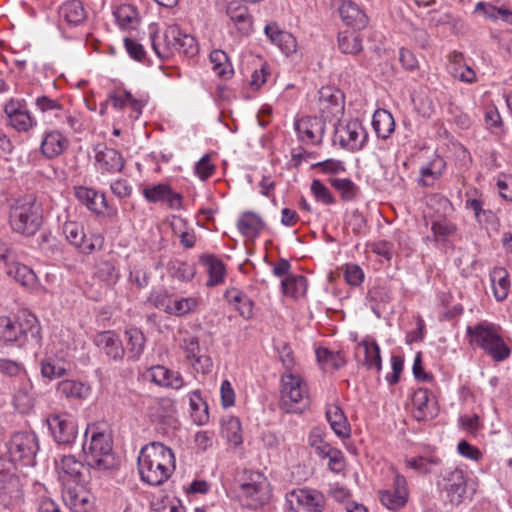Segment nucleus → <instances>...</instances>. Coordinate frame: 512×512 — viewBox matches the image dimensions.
Returning <instances> with one entry per match:
<instances>
[{
    "mask_svg": "<svg viewBox=\"0 0 512 512\" xmlns=\"http://www.w3.org/2000/svg\"><path fill=\"white\" fill-rule=\"evenodd\" d=\"M173 451L160 442L145 445L138 457V470L142 481L158 486L167 481L175 470Z\"/></svg>",
    "mask_w": 512,
    "mask_h": 512,
    "instance_id": "f257e3e1",
    "label": "nucleus"
},
{
    "mask_svg": "<svg viewBox=\"0 0 512 512\" xmlns=\"http://www.w3.org/2000/svg\"><path fill=\"white\" fill-rule=\"evenodd\" d=\"M8 218L14 232L33 236L43 223V209L34 195H25L10 204Z\"/></svg>",
    "mask_w": 512,
    "mask_h": 512,
    "instance_id": "f03ea898",
    "label": "nucleus"
},
{
    "mask_svg": "<svg viewBox=\"0 0 512 512\" xmlns=\"http://www.w3.org/2000/svg\"><path fill=\"white\" fill-rule=\"evenodd\" d=\"M236 482L239 486L238 497L243 506L257 509L269 501V483L262 473L244 469L237 473Z\"/></svg>",
    "mask_w": 512,
    "mask_h": 512,
    "instance_id": "7ed1b4c3",
    "label": "nucleus"
},
{
    "mask_svg": "<svg viewBox=\"0 0 512 512\" xmlns=\"http://www.w3.org/2000/svg\"><path fill=\"white\" fill-rule=\"evenodd\" d=\"M500 328L489 322H481L467 327L471 344H476L495 361H503L510 355V349L499 334Z\"/></svg>",
    "mask_w": 512,
    "mask_h": 512,
    "instance_id": "20e7f679",
    "label": "nucleus"
},
{
    "mask_svg": "<svg viewBox=\"0 0 512 512\" xmlns=\"http://www.w3.org/2000/svg\"><path fill=\"white\" fill-rule=\"evenodd\" d=\"M88 467L95 470H109L116 466L112 452V440L103 432H92L89 443L82 446Z\"/></svg>",
    "mask_w": 512,
    "mask_h": 512,
    "instance_id": "39448f33",
    "label": "nucleus"
},
{
    "mask_svg": "<svg viewBox=\"0 0 512 512\" xmlns=\"http://www.w3.org/2000/svg\"><path fill=\"white\" fill-rule=\"evenodd\" d=\"M281 383L280 408L286 413H302L310 404L306 383L291 373L284 374Z\"/></svg>",
    "mask_w": 512,
    "mask_h": 512,
    "instance_id": "423d86ee",
    "label": "nucleus"
},
{
    "mask_svg": "<svg viewBox=\"0 0 512 512\" xmlns=\"http://www.w3.org/2000/svg\"><path fill=\"white\" fill-rule=\"evenodd\" d=\"M10 462L21 466H33L39 450L38 438L29 431L15 432L5 444Z\"/></svg>",
    "mask_w": 512,
    "mask_h": 512,
    "instance_id": "0eeeda50",
    "label": "nucleus"
},
{
    "mask_svg": "<svg viewBox=\"0 0 512 512\" xmlns=\"http://www.w3.org/2000/svg\"><path fill=\"white\" fill-rule=\"evenodd\" d=\"M39 330L36 316L26 311L21 312L17 320L0 317V341L5 344L18 342L29 333L37 337Z\"/></svg>",
    "mask_w": 512,
    "mask_h": 512,
    "instance_id": "6e6552de",
    "label": "nucleus"
},
{
    "mask_svg": "<svg viewBox=\"0 0 512 512\" xmlns=\"http://www.w3.org/2000/svg\"><path fill=\"white\" fill-rule=\"evenodd\" d=\"M157 32V25L152 24L150 26V39L156 55L162 59L174 55L185 33L177 25L168 26L161 37L157 36Z\"/></svg>",
    "mask_w": 512,
    "mask_h": 512,
    "instance_id": "1a4fd4ad",
    "label": "nucleus"
},
{
    "mask_svg": "<svg viewBox=\"0 0 512 512\" xmlns=\"http://www.w3.org/2000/svg\"><path fill=\"white\" fill-rule=\"evenodd\" d=\"M366 132L361 123L352 120L347 123H338L335 125L333 143H338L341 147L349 150H359L362 148Z\"/></svg>",
    "mask_w": 512,
    "mask_h": 512,
    "instance_id": "9d476101",
    "label": "nucleus"
},
{
    "mask_svg": "<svg viewBox=\"0 0 512 512\" xmlns=\"http://www.w3.org/2000/svg\"><path fill=\"white\" fill-rule=\"evenodd\" d=\"M440 484L447 493L451 503L460 504L463 502L467 490V480L461 469H446L442 474V482Z\"/></svg>",
    "mask_w": 512,
    "mask_h": 512,
    "instance_id": "9b49d317",
    "label": "nucleus"
},
{
    "mask_svg": "<svg viewBox=\"0 0 512 512\" xmlns=\"http://www.w3.org/2000/svg\"><path fill=\"white\" fill-rule=\"evenodd\" d=\"M287 501L292 510L294 505H297L306 512H322L326 505L325 496L312 489L293 490L288 495Z\"/></svg>",
    "mask_w": 512,
    "mask_h": 512,
    "instance_id": "f8f14e48",
    "label": "nucleus"
},
{
    "mask_svg": "<svg viewBox=\"0 0 512 512\" xmlns=\"http://www.w3.org/2000/svg\"><path fill=\"white\" fill-rule=\"evenodd\" d=\"M66 506L74 512H89L94 506V496L85 489L84 483H77L72 487H66L62 494Z\"/></svg>",
    "mask_w": 512,
    "mask_h": 512,
    "instance_id": "ddd939ff",
    "label": "nucleus"
},
{
    "mask_svg": "<svg viewBox=\"0 0 512 512\" xmlns=\"http://www.w3.org/2000/svg\"><path fill=\"white\" fill-rule=\"evenodd\" d=\"M50 431L59 444H70L77 435V425L67 414L52 415L47 419Z\"/></svg>",
    "mask_w": 512,
    "mask_h": 512,
    "instance_id": "4468645a",
    "label": "nucleus"
},
{
    "mask_svg": "<svg viewBox=\"0 0 512 512\" xmlns=\"http://www.w3.org/2000/svg\"><path fill=\"white\" fill-rule=\"evenodd\" d=\"M95 161L98 169L107 173L121 172L125 165L122 155L114 148L97 144L94 148Z\"/></svg>",
    "mask_w": 512,
    "mask_h": 512,
    "instance_id": "2eb2a0df",
    "label": "nucleus"
},
{
    "mask_svg": "<svg viewBox=\"0 0 512 512\" xmlns=\"http://www.w3.org/2000/svg\"><path fill=\"white\" fill-rule=\"evenodd\" d=\"M59 477L62 480H72L77 483H86L87 477L85 472L89 471L87 464H83L72 455H65L60 459V462L56 463Z\"/></svg>",
    "mask_w": 512,
    "mask_h": 512,
    "instance_id": "dca6fc26",
    "label": "nucleus"
},
{
    "mask_svg": "<svg viewBox=\"0 0 512 512\" xmlns=\"http://www.w3.org/2000/svg\"><path fill=\"white\" fill-rule=\"evenodd\" d=\"M10 124L18 131H28L33 126V120L26 104L21 100H10L4 108Z\"/></svg>",
    "mask_w": 512,
    "mask_h": 512,
    "instance_id": "f3484780",
    "label": "nucleus"
},
{
    "mask_svg": "<svg viewBox=\"0 0 512 512\" xmlns=\"http://www.w3.org/2000/svg\"><path fill=\"white\" fill-rule=\"evenodd\" d=\"M94 342L106 356L115 361L122 360L125 349L119 336L114 331H102L96 334Z\"/></svg>",
    "mask_w": 512,
    "mask_h": 512,
    "instance_id": "a211bd4d",
    "label": "nucleus"
},
{
    "mask_svg": "<svg viewBox=\"0 0 512 512\" xmlns=\"http://www.w3.org/2000/svg\"><path fill=\"white\" fill-rule=\"evenodd\" d=\"M143 193L145 198L150 202H165L170 208H181L182 195L174 192L167 184H157L147 187L144 189Z\"/></svg>",
    "mask_w": 512,
    "mask_h": 512,
    "instance_id": "6ab92c4d",
    "label": "nucleus"
},
{
    "mask_svg": "<svg viewBox=\"0 0 512 512\" xmlns=\"http://www.w3.org/2000/svg\"><path fill=\"white\" fill-rule=\"evenodd\" d=\"M355 358L368 370L380 371L381 369L380 348L374 341L363 340L360 342L355 350Z\"/></svg>",
    "mask_w": 512,
    "mask_h": 512,
    "instance_id": "aec40b11",
    "label": "nucleus"
},
{
    "mask_svg": "<svg viewBox=\"0 0 512 512\" xmlns=\"http://www.w3.org/2000/svg\"><path fill=\"white\" fill-rule=\"evenodd\" d=\"M339 12L346 25L355 30L364 29L368 25L367 15L352 1H344Z\"/></svg>",
    "mask_w": 512,
    "mask_h": 512,
    "instance_id": "412c9836",
    "label": "nucleus"
},
{
    "mask_svg": "<svg viewBox=\"0 0 512 512\" xmlns=\"http://www.w3.org/2000/svg\"><path fill=\"white\" fill-rule=\"evenodd\" d=\"M295 130L302 141L315 143L316 134L324 133V123L317 117H306L295 122Z\"/></svg>",
    "mask_w": 512,
    "mask_h": 512,
    "instance_id": "4be33fe9",
    "label": "nucleus"
},
{
    "mask_svg": "<svg viewBox=\"0 0 512 512\" xmlns=\"http://www.w3.org/2000/svg\"><path fill=\"white\" fill-rule=\"evenodd\" d=\"M227 15L236 25L239 32L248 34L252 29V19L245 5L238 1L228 3L226 9Z\"/></svg>",
    "mask_w": 512,
    "mask_h": 512,
    "instance_id": "5701e85b",
    "label": "nucleus"
},
{
    "mask_svg": "<svg viewBox=\"0 0 512 512\" xmlns=\"http://www.w3.org/2000/svg\"><path fill=\"white\" fill-rule=\"evenodd\" d=\"M412 404L415 408L413 416L417 421H425L433 418L434 409L429 398V391L425 388L416 390L412 396Z\"/></svg>",
    "mask_w": 512,
    "mask_h": 512,
    "instance_id": "b1692460",
    "label": "nucleus"
},
{
    "mask_svg": "<svg viewBox=\"0 0 512 512\" xmlns=\"http://www.w3.org/2000/svg\"><path fill=\"white\" fill-rule=\"evenodd\" d=\"M265 34L271 42L276 44L285 54L295 52L296 41L294 37L291 34L280 30L276 24L266 25Z\"/></svg>",
    "mask_w": 512,
    "mask_h": 512,
    "instance_id": "393cba45",
    "label": "nucleus"
},
{
    "mask_svg": "<svg viewBox=\"0 0 512 512\" xmlns=\"http://www.w3.org/2000/svg\"><path fill=\"white\" fill-rule=\"evenodd\" d=\"M317 361L323 371H335L346 364L342 351H331L325 347H319L315 351Z\"/></svg>",
    "mask_w": 512,
    "mask_h": 512,
    "instance_id": "a878e982",
    "label": "nucleus"
},
{
    "mask_svg": "<svg viewBox=\"0 0 512 512\" xmlns=\"http://www.w3.org/2000/svg\"><path fill=\"white\" fill-rule=\"evenodd\" d=\"M151 380L159 386L173 389L181 388L184 383L179 373H175L160 365L151 368Z\"/></svg>",
    "mask_w": 512,
    "mask_h": 512,
    "instance_id": "bb28decb",
    "label": "nucleus"
},
{
    "mask_svg": "<svg viewBox=\"0 0 512 512\" xmlns=\"http://www.w3.org/2000/svg\"><path fill=\"white\" fill-rule=\"evenodd\" d=\"M22 498V488L19 479L15 476H10L0 486V504L5 507H10L18 504Z\"/></svg>",
    "mask_w": 512,
    "mask_h": 512,
    "instance_id": "cd10ccee",
    "label": "nucleus"
},
{
    "mask_svg": "<svg viewBox=\"0 0 512 512\" xmlns=\"http://www.w3.org/2000/svg\"><path fill=\"white\" fill-rule=\"evenodd\" d=\"M343 99L342 92L331 87H323L319 91L321 109L328 110L334 115L343 111Z\"/></svg>",
    "mask_w": 512,
    "mask_h": 512,
    "instance_id": "c85d7f7f",
    "label": "nucleus"
},
{
    "mask_svg": "<svg viewBox=\"0 0 512 512\" xmlns=\"http://www.w3.org/2000/svg\"><path fill=\"white\" fill-rule=\"evenodd\" d=\"M66 138L59 132L53 131L45 135L41 143V151L47 158L62 154L67 148Z\"/></svg>",
    "mask_w": 512,
    "mask_h": 512,
    "instance_id": "c756f323",
    "label": "nucleus"
},
{
    "mask_svg": "<svg viewBox=\"0 0 512 512\" xmlns=\"http://www.w3.org/2000/svg\"><path fill=\"white\" fill-rule=\"evenodd\" d=\"M57 392L70 400L85 399L90 393V387L75 380H63L57 385Z\"/></svg>",
    "mask_w": 512,
    "mask_h": 512,
    "instance_id": "7c9ffc66",
    "label": "nucleus"
},
{
    "mask_svg": "<svg viewBox=\"0 0 512 512\" xmlns=\"http://www.w3.org/2000/svg\"><path fill=\"white\" fill-rule=\"evenodd\" d=\"M264 226L261 218L252 212L243 213L237 222V227L242 235L248 238H256Z\"/></svg>",
    "mask_w": 512,
    "mask_h": 512,
    "instance_id": "2f4dec72",
    "label": "nucleus"
},
{
    "mask_svg": "<svg viewBox=\"0 0 512 512\" xmlns=\"http://www.w3.org/2000/svg\"><path fill=\"white\" fill-rule=\"evenodd\" d=\"M200 262L206 266L209 274L207 286H216L223 281L225 267L221 260L217 259L213 255L204 254L200 257Z\"/></svg>",
    "mask_w": 512,
    "mask_h": 512,
    "instance_id": "473e14b6",
    "label": "nucleus"
},
{
    "mask_svg": "<svg viewBox=\"0 0 512 512\" xmlns=\"http://www.w3.org/2000/svg\"><path fill=\"white\" fill-rule=\"evenodd\" d=\"M60 16L71 25H79L86 19L83 4L78 0L65 2L59 9Z\"/></svg>",
    "mask_w": 512,
    "mask_h": 512,
    "instance_id": "72a5a7b5",
    "label": "nucleus"
},
{
    "mask_svg": "<svg viewBox=\"0 0 512 512\" xmlns=\"http://www.w3.org/2000/svg\"><path fill=\"white\" fill-rule=\"evenodd\" d=\"M75 196L85 206L94 212L100 213L101 209L106 206L103 194L97 193L95 190L86 187H77Z\"/></svg>",
    "mask_w": 512,
    "mask_h": 512,
    "instance_id": "f704fd0d",
    "label": "nucleus"
},
{
    "mask_svg": "<svg viewBox=\"0 0 512 512\" xmlns=\"http://www.w3.org/2000/svg\"><path fill=\"white\" fill-rule=\"evenodd\" d=\"M6 274L25 287H33L37 277L34 271L26 265L11 263L7 265Z\"/></svg>",
    "mask_w": 512,
    "mask_h": 512,
    "instance_id": "c9c22d12",
    "label": "nucleus"
},
{
    "mask_svg": "<svg viewBox=\"0 0 512 512\" xmlns=\"http://www.w3.org/2000/svg\"><path fill=\"white\" fill-rule=\"evenodd\" d=\"M326 417L333 431L340 437H347L350 433L349 424L338 406H330L326 411Z\"/></svg>",
    "mask_w": 512,
    "mask_h": 512,
    "instance_id": "e433bc0d",
    "label": "nucleus"
},
{
    "mask_svg": "<svg viewBox=\"0 0 512 512\" xmlns=\"http://www.w3.org/2000/svg\"><path fill=\"white\" fill-rule=\"evenodd\" d=\"M338 47L345 54L356 55L363 49L362 38L355 31L340 32L338 34Z\"/></svg>",
    "mask_w": 512,
    "mask_h": 512,
    "instance_id": "4c0bfd02",
    "label": "nucleus"
},
{
    "mask_svg": "<svg viewBox=\"0 0 512 512\" xmlns=\"http://www.w3.org/2000/svg\"><path fill=\"white\" fill-rule=\"evenodd\" d=\"M372 124L377 136L382 139H387L394 131L393 117L386 111H376Z\"/></svg>",
    "mask_w": 512,
    "mask_h": 512,
    "instance_id": "58836bf2",
    "label": "nucleus"
},
{
    "mask_svg": "<svg viewBox=\"0 0 512 512\" xmlns=\"http://www.w3.org/2000/svg\"><path fill=\"white\" fill-rule=\"evenodd\" d=\"M283 293L292 298H298L306 293L307 280L303 275L289 276L281 282Z\"/></svg>",
    "mask_w": 512,
    "mask_h": 512,
    "instance_id": "ea45409f",
    "label": "nucleus"
},
{
    "mask_svg": "<svg viewBox=\"0 0 512 512\" xmlns=\"http://www.w3.org/2000/svg\"><path fill=\"white\" fill-rule=\"evenodd\" d=\"M494 296L498 301L504 300L509 291L508 274L503 268H495L491 274Z\"/></svg>",
    "mask_w": 512,
    "mask_h": 512,
    "instance_id": "a19ab883",
    "label": "nucleus"
},
{
    "mask_svg": "<svg viewBox=\"0 0 512 512\" xmlns=\"http://www.w3.org/2000/svg\"><path fill=\"white\" fill-rule=\"evenodd\" d=\"M125 333L128 336L129 357L133 361H136L143 353L145 345V336L142 333V331L138 328H130L126 330Z\"/></svg>",
    "mask_w": 512,
    "mask_h": 512,
    "instance_id": "79ce46f5",
    "label": "nucleus"
},
{
    "mask_svg": "<svg viewBox=\"0 0 512 512\" xmlns=\"http://www.w3.org/2000/svg\"><path fill=\"white\" fill-rule=\"evenodd\" d=\"M210 61L213 71L220 77H229L233 74V69L229 63L227 54L222 50H213L210 53Z\"/></svg>",
    "mask_w": 512,
    "mask_h": 512,
    "instance_id": "37998d69",
    "label": "nucleus"
},
{
    "mask_svg": "<svg viewBox=\"0 0 512 512\" xmlns=\"http://www.w3.org/2000/svg\"><path fill=\"white\" fill-rule=\"evenodd\" d=\"M475 12H482L487 18L491 20H502L512 24V11L505 8H497L491 4L479 2L476 4Z\"/></svg>",
    "mask_w": 512,
    "mask_h": 512,
    "instance_id": "c03bdc74",
    "label": "nucleus"
},
{
    "mask_svg": "<svg viewBox=\"0 0 512 512\" xmlns=\"http://www.w3.org/2000/svg\"><path fill=\"white\" fill-rule=\"evenodd\" d=\"M240 430V422L237 418L234 417H231L222 427L223 435L226 437L227 441L234 446H238L242 443Z\"/></svg>",
    "mask_w": 512,
    "mask_h": 512,
    "instance_id": "a18cd8bd",
    "label": "nucleus"
},
{
    "mask_svg": "<svg viewBox=\"0 0 512 512\" xmlns=\"http://www.w3.org/2000/svg\"><path fill=\"white\" fill-rule=\"evenodd\" d=\"M431 230L436 240H446L456 232V226L447 219H441L432 222Z\"/></svg>",
    "mask_w": 512,
    "mask_h": 512,
    "instance_id": "49530a36",
    "label": "nucleus"
},
{
    "mask_svg": "<svg viewBox=\"0 0 512 512\" xmlns=\"http://www.w3.org/2000/svg\"><path fill=\"white\" fill-rule=\"evenodd\" d=\"M330 183L336 190L341 193V196L344 200L349 201L355 197L357 187L351 180L347 178H332L330 179Z\"/></svg>",
    "mask_w": 512,
    "mask_h": 512,
    "instance_id": "de8ad7c7",
    "label": "nucleus"
},
{
    "mask_svg": "<svg viewBox=\"0 0 512 512\" xmlns=\"http://www.w3.org/2000/svg\"><path fill=\"white\" fill-rule=\"evenodd\" d=\"M440 460L436 457H417L406 460V465L409 468L417 470L422 473H431L432 466L438 465Z\"/></svg>",
    "mask_w": 512,
    "mask_h": 512,
    "instance_id": "09e8293b",
    "label": "nucleus"
},
{
    "mask_svg": "<svg viewBox=\"0 0 512 512\" xmlns=\"http://www.w3.org/2000/svg\"><path fill=\"white\" fill-rule=\"evenodd\" d=\"M321 457L329 458V468L334 472H340L344 469V458L340 451L336 449L324 448L321 450Z\"/></svg>",
    "mask_w": 512,
    "mask_h": 512,
    "instance_id": "8fccbe9b",
    "label": "nucleus"
},
{
    "mask_svg": "<svg viewBox=\"0 0 512 512\" xmlns=\"http://www.w3.org/2000/svg\"><path fill=\"white\" fill-rule=\"evenodd\" d=\"M449 71L459 81L465 83H474L476 81V73L466 63L461 66H449Z\"/></svg>",
    "mask_w": 512,
    "mask_h": 512,
    "instance_id": "3c124183",
    "label": "nucleus"
},
{
    "mask_svg": "<svg viewBox=\"0 0 512 512\" xmlns=\"http://www.w3.org/2000/svg\"><path fill=\"white\" fill-rule=\"evenodd\" d=\"M196 301L193 298L171 299L169 314L184 315L193 310Z\"/></svg>",
    "mask_w": 512,
    "mask_h": 512,
    "instance_id": "603ef678",
    "label": "nucleus"
},
{
    "mask_svg": "<svg viewBox=\"0 0 512 512\" xmlns=\"http://www.w3.org/2000/svg\"><path fill=\"white\" fill-rule=\"evenodd\" d=\"M198 51L199 49L196 39L192 35L185 33L181 38L176 53L183 54L187 57H193L198 53Z\"/></svg>",
    "mask_w": 512,
    "mask_h": 512,
    "instance_id": "864d4df0",
    "label": "nucleus"
},
{
    "mask_svg": "<svg viewBox=\"0 0 512 512\" xmlns=\"http://www.w3.org/2000/svg\"><path fill=\"white\" fill-rule=\"evenodd\" d=\"M114 15L118 24L123 28L131 26L136 19V11L131 6L119 7Z\"/></svg>",
    "mask_w": 512,
    "mask_h": 512,
    "instance_id": "5fc2aeb1",
    "label": "nucleus"
},
{
    "mask_svg": "<svg viewBox=\"0 0 512 512\" xmlns=\"http://www.w3.org/2000/svg\"><path fill=\"white\" fill-rule=\"evenodd\" d=\"M311 191L315 198L324 204H332L335 201L329 189L319 180L312 181Z\"/></svg>",
    "mask_w": 512,
    "mask_h": 512,
    "instance_id": "6e6d98bb",
    "label": "nucleus"
},
{
    "mask_svg": "<svg viewBox=\"0 0 512 512\" xmlns=\"http://www.w3.org/2000/svg\"><path fill=\"white\" fill-rule=\"evenodd\" d=\"M41 372L44 377L54 379L63 376L66 372V369L51 359H48L42 362Z\"/></svg>",
    "mask_w": 512,
    "mask_h": 512,
    "instance_id": "4d7b16f0",
    "label": "nucleus"
},
{
    "mask_svg": "<svg viewBox=\"0 0 512 512\" xmlns=\"http://www.w3.org/2000/svg\"><path fill=\"white\" fill-rule=\"evenodd\" d=\"M485 123L489 130L492 133L499 135L502 133V119L495 108H491L485 113Z\"/></svg>",
    "mask_w": 512,
    "mask_h": 512,
    "instance_id": "13d9d810",
    "label": "nucleus"
},
{
    "mask_svg": "<svg viewBox=\"0 0 512 512\" xmlns=\"http://www.w3.org/2000/svg\"><path fill=\"white\" fill-rule=\"evenodd\" d=\"M64 233L67 240L75 247L85 238L83 229L76 223L70 222L64 225Z\"/></svg>",
    "mask_w": 512,
    "mask_h": 512,
    "instance_id": "bf43d9fd",
    "label": "nucleus"
},
{
    "mask_svg": "<svg viewBox=\"0 0 512 512\" xmlns=\"http://www.w3.org/2000/svg\"><path fill=\"white\" fill-rule=\"evenodd\" d=\"M393 490L398 493L396 505H405L408 498L407 482L404 476L396 474L394 477Z\"/></svg>",
    "mask_w": 512,
    "mask_h": 512,
    "instance_id": "052dcab7",
    "label": "nucleus"
},
{
    "mask_svg": "<svg viewBox=\"0 0 512 512\" xmlns=\"http://www.w3.org/2000/svg\"><path fill=\"white\" fill-rule=\"evenodd\" d=\"M497 187L499 194L503 199L512 201V175H499L497 178Z\"/></svg>",
    "mask_w": 512,
    "mask_h": 512,
    "instance_id": "680f3d73",
    "label": "nucleus"
},
{
    "mask_svg": "<svg viewBox=\"0 0 512 512\" xmlns=\"http://www.w3.org/2000/svg\"><path fill=\"white\" fill-rule=\"evenodd\" d=\"M104 239L101 235H92L89 239L86 237L82 239L76 247L83 253H91L100 249L103 245Z\"/></svg>",
    "mask_w": 512,
    "mask_h": 512,
    "instance_id": "e2e57ef3",
    "label": "nucleus"
},
{
    "mask_svg": "<svg viewBox=\"0 0 512 512\" xmlns=\"http://www.w3.org/2000/svg\"><path fill=\"white\" fill-rule=\"evenodd\" d=\"M413 102L418 113L423 117H430L434 112V103L428 96H418L413 98Z\"/></svg>",
    "mask_w": 512,
    "mask_h": 512,
    "instance_id": "0e129e2a",
    "label": "nucleus"
},
{
    "mask_svg": "<svg viewBox=\"0 0 512 512\" xmlns=\"http://www.w3.org/2000/svg\"><path fill=\"white\" fill-rule=\"evenodd\" d=\"M345 279L348 284L352 286H358L363 282L364 273L358 265H346Z\"/></svg>",
    "mask_w": 512,
    "mask_h": 512,
    "instance_id": "69168bd1",
    "label": "nucleus"
},
{
    "mask_svg": "<svg viewBox=\"0 0 512 512\" xmlns=\"http://www.w3.org/2000/svg\"><path fill=\"white\" fill-rule=\"evenodd\" d=\"M214 170L215 167L211 164L209 155H204L195 166V171L202 180L210 177Z\"/></svg>",
    "mask_w": 512,
    "mask_h": 512,
    "instance_id": "338daca9",
    "label": "nucleus"
},
{
    "mask_svg": "<svg viewBox=\"0 0 512 512\" xmlns=\"http://www.w3.org/2000/svg\"><path fill=\"white\" fill-rule=\"evenodd\" d=\"M124 45L131 58L137 61H142L145 58L146 53L143 46L140 43L136 42L133 39L125 38Z\"/></svg>",
    "mask_w": 512,
    "mask_h": 512,
    "instance_id": "774afa93",
    "label": "nucleus"
}]
</instances>
